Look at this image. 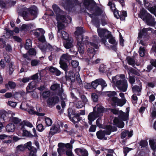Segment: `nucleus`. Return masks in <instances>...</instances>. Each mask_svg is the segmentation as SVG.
<instances>
[{
    "instance_id": "obj_1",
    "label": "nucleus",
    "mask_w": 156,
    "mask_h": 156,
    "mask_svg": "<svg viewBox=\"0 0 156 156\" xmlns=\"http://www.w3.org/2000/svg\"><path fill=\"white\" fill-rule=\"evenodd\" d=\"M83 5L90 12L94 11V15L99 16L103 13L102 9L97 5L96 2L94 0H83Z\"/></svg>"
},
{
    "instance_id": "obj_2",
    "label": "nucleus",
    "mask_w": 156,
    "mask_h": 156,
    "mask_svg": "<svg viewBox=\"0 0 156 156\" xmlns=\"http://www.w3.org/2000/svg\"><path fill=\"white\" fill-rule=\"evenodd\" d=\"M15 114L12 112L9 111V112L5 110L0 111V121L4 120L5 122L11 121L13 123L17 124L21 121V119L16 117H13Z\"/></svg>"
},
{
    "instance_id": "obj_3",
    "label": "nucleus",
    "mask_w": 156,
    "mask_h": 156,
    "mask_svg": "<svg viewBox=\"0 0 156 156\" xmlns=\"http://www.w3.org/2000/svg\"><path fill=\"white\" fill-rule=\"evenodd\" d=\"M31 142H28L24 145L21 144L18 145L16 147V149L17 151H25L26 149H28L30 151L29 156H37V149L31 146Z\"/></svg>"
},
{
    "instance_id": "obj_4",
    "label": "nucleus",
    "mask_w": 156,
    "mask_h": 156,
    "mask_svg": "<svg viewBox=\"0 0 156 156\" xmlns=\"http://www.w3.org/2000/svg\"><path fill=\"white\" fill-rule=\"evenodd\" d=\"M82 2H80L78 0H66L65 2L64 8L69 12L73 11L75 6L78 5L81 7Z\"/></svg>"
},
{
    "instance_id": "obj_5",
    "label": "nucleus",
    "mask_w": 156,
    "mask_h": 156,
    "mask_svg": "<svg viewBox=\"0 0 156 156\" xmlns=\"http://www.w3.org/2000/svg\"><path fill=\"white\" fill-rule=\"evenodd\" d=\"M115 86L119 90L125 92L128 87L127 80L125 79L117 80L116 82Z\"/></svg>"
},
{
    "instance_id": "obj_6",
    "label": "nucleus",
    "mask_w": 156,
    "mask_h": 156,
    "mask_svg": "<svg viewBox=\"0 0 156 156\" xmlns=\"http://www.w3.org/2000/svg\"><path fill=\"white\" fill-rule=\"evenodd\" d=\"M91 85L92 88L94 89H96L98 85H101V90L107 86L105 81L101 78L96 79L94 81L92 82Z\"/></svg>"
},
{
    "instance_id": "obj_7",
    "label": "nucleus",
    "mask_w": 156,
    "mask_h": 156,
    "mask_svg": "<svg viewBox=\"0 0 156 156\" xmlns=\"http://www.w3.org/2000/svg\"><path fill=\"white\" fill-rule=\"evenodd\" d=\"M126 103V100L124 99H119L117 97H113L111 98V105L113 107L116 105L122 107Z\"/></svg>"
},
{
    "instance_id": "obj_8",
    "label": "nucleus",
    "mask_w": 156,
    "mask_h": 156,
    "mask_svg": "<svg viewBox=\"0 0 156 156\" xmlns=\"http://www.w3.org/2000/svg\"><path fill=\"white\" fill-rule=\"evenodd\" d=\"M59 101V98L56 95H54L49 98L47 103L48 107L51 108L56 104H58Z\"/></svg>"
},
{
    "instance_id": "obj_9",
    "label": "nucleus",
    "mask_w": 156,
    "mask_h": 156,
    "mask_svg": "<svg viewBox=\"0 0 156 156\" xmlns=\"http://www.w3.org/2000/svg\"><path fill=\"white\" fill-rule=\"evenodd\" d=\"M85 31L83 27H76V30L74 32V34L77 40L83 41V34Z\"/></svg>"
},
{
    "instance_id": "obj_10",
    "label": "nucleus",
    "mask_w": 156,
    "mask_h": 156,
    "mask_svg": "<svg viewBox=\"0 0 156 156\" xmlns=\"http://www.w3.org/2000/svg\"><path fill=\"white\" fill-rule=\"evenodd\" d=\"M105 109V108L102 106L96 105L95 107L93 108L94 112L96 117H98L102 115Z\"/></svg>"
},
{
    "instance_id": "obj_11",
    "label": "nucleus",
    "mask_w": 156,
    "mask_h": 156,
    "mask_svg": "<svg viewBox=\"0 0 156 156\" xmlns=\"http://www.w3.org/2000/svg\"><path fill=\"white\" fill-rule=\"evenodd\" d=\"M143 20L145 22L147 25L150 26L154 27L156 24L155 19L151 14L146 17Z\"/></svg>"
},
{
    "instance_id": "obj_12",
    "label": "nucleus",
    "mask_w": 156,
    "mask_h": 156,
    "mask_svg": "<svg viewBox=\"0 0 156 156\" xmlns=\"http://www.w3.org/2000/svg\"><path fill=\"white\" fill-rule=\"evenodd\" d=\"M26 10L29 12L33 20L37 17L38 10L36 6H34L29 8H26Z\"/></svg>"
},
{
    "instance_id": "obj_13",
    "label": "nucleus",
    "mask_w": 156,
    "mask_h": 156,
    "mask_svg": "<svg viewBox=\"0 0 156 156\" xmlns=\"http://www.w3.org/2000/svg\"><path fill=\"white\" fill-rule=\"evenodd\" d=\"M75 152L79 156H88V153L87 151L83 148H77L75 149Z\"/></svg>"
},
{
    "instance_id": "obj_14",
    "label": "nucleus",
    "mask_w": 156,
    "mask_h": 156,
    "mask_svg": "<svg viewBox=\"0 0 156 156\" xmlns=\"http://www.w3.org/2000/svg\"><path fill=\"white\" fill-rule=\"evenodd\" d=\"M67 111L68 116L71 121L74 123H78V122L75 121L73 118L74 115L76 112L75 109L72 108H69L67 110Z\"/></svg>"
},
{
    "instance_id": "obj_15",
    "label": "nucleus",
    "mask_w": 156,
    "mask_h": 156,
    "mask_svg": "<svg viewBox=\"0 0 156 156\" xmlns=\"http://www.w3.org/2000/svg\"><path fill=\"white\" fill-rule=\"evenodd\" d=\"M66 41L63 42V45L65 48L66 49H69L73 46V39L71 37H70L67 39L65 40Z\"/></svg>"
},
{
    "instance_id": "obj_16",
    "label": "nucleus",
    "mask_w": 156,
    "mask_h": 156,
    "mask_svg": "<svg viewBox=\"0 0 156 156\" xmlns=\"http://www.w3.org/2000/svg\"><path fill=\"white\" fill-rule=\"evenodd\" d=\"M123 120H120L118 118L115 117L113 120L114 124L117 127L120 128H123L124 126V123Z\"/></svg>"
},
{
    "instance_id": "obj_17",
    "label": "nucleus",
    "mask_w": 156,
    "mask_h": 156,
    "mask_svg": "<svg viewBox=\"0 0 156 156\" xmlns=\"http://www.w3.org/2000/svg\"><path fill=\"white\" fill-rule=\"evenodd\" d=\"M77 40V47L78 48V50L81 55L83 54L84 52V44L82 42V41L80 40H79V41Z\"/></svg>"
},
{
    "instance_id": "obj_18",
    "label": "nucleus",
    "mask_w": 156,
    "mask_h": 156,
    "mask_svg": "<svg viewBox=\"0 0 156 156\" xmlns=\"http://www.w3.org/2000/svg\"><path fill=\"white\" fill-rule=\"evenodd\" d=\"M49 71L52 74L55 75L57 76H60L61 74V72L59 70L52 66H50Z\"/></svg>"
},
{
    "instance_id": "obj_19",
    "label": "nucleus",
    "mask_w": 156,
    "mask_h": 156,
    "mask_svg": "<svg viewBox=\"0 0 156 156\" xmlns=\"http://www.w3.org/2000/svg\"><path fill=\"white\" fill-rule=\"evenodd\" d=\"M117 117L120 120L126 121L129 120V116H128V115H127L125 112H123L122 110H120L119 114Z\"/></svg>"
},
{
    "instance_id": "obj_20",
    "label": "nucleus",
    "mask_w": 156,
    "mask_h": 156,
    "mask_svg": "<svg viewBox=\"0 0 156 156\" xmlns=\"http://www.w3.org/2000/svg\"><path fill=\"white\" fill-rule=\"evenodd\" d=\"M63 145V143H59L58 144V147L57 149L58 152L60 155V154H65L67 150L65 148Z\"/></svg>"
},
{
    "instance_id": "obj_21",
    "label": "nucleus",
    "mask_w": 156,
    "mask_h": 156,
    "mask_svg": "<svg viewBox=\"0 0 156 156\" xmlns=\"http://www.w3.org/2000/svg\"><path fill=\"white\" fill-rule=\"evenodd\" d=\"M21 14L25 20H33V19H32L31 16H30L29 12L27 10V11H22L21 12Z\"/></svg>"
},
{
    "instance_id": "obj_22",
    "label": "nucleus",
    "mask_w": 156,
    "mask_h": 156,
    "mask_svg": "<svg viewBox=\"0 0 156 156\" xmlns=\"http://www.w3.org/2000/svg\"><path fill=\"white\" fill-rule=\"evenodd\" d=\"M150 14L147 12V10L144 8H142L140 10V13L138 14L139 17L143 20L147 16Z\"/></svg>"
},
{
    "instance_id": "obj_23",
    "label": "nucleus",
    "mask_w": 156,
    "mask_h": 156,
    "mask_svg": "<svg viewBox=\"0 0 156 156\" xmlns=\"http://www.w3.org/2000/svg\"><path fill=\"white\" fill-rule=\"evenodd\" d=\"M149 36V34L146 30L145 28H143L141 31H140L138 33V38L141 39L144 37H146Z\"/></svg>"
},
{
    "instance_id": "obj_24",
    "label": "nucleus",
    "mask_w": 156,
    "mask_h": 156,
    "mask_svg": "<svg viewBox=\"0 0 156 156\" xmlns=\"http://www.w3.org/2000/svg\"><path fill=\"white\" fill-rule=\"evenodd\" d=\"M88 37L87 36L85 38L84 41H83L84 39L83 38V41H82V44H85L86 45H88L90 44L91 46L94 47L95 48L97 49L98 48V46L96 44L93 42H89L88 41Z\"/></svg>"
},
{
    "instance_id": "obj_25",
    "label": "nucleus",
    "mask_w": 156,
    "mask_h": 156,
    "mask_svg": "<svg viewBox=\"0 0 156 156\" xmlns=\"http://www.w3.org/2000/svg\"><path fill=\"white\" fill-rule=\"evenodd\" d=\"M35 87V84L34 82L32 81L29 83L26 87L27 92L30 93L33 91Z\"/></svg>"
},
{
    "instance_id": "obj_26",
    "label": "nucleus",
    "mask_w": 156,
    "mask_h": 156,
    "mask_svg": "<svg viewBox=\"0 0 156 156\" xmlns=\"http://www.w3.org/2000/svg\"><path fill=\"white\" fill-rule=\"evenodd\" d=\"M59 64L60 65V67L65 71V74L67 73L68 66L65 62H62V61H59Z\"/></svg>"
},
{
    "instance_id": "obj_27",
    "label": "nucleus",
    "mask_w": 156,
    "mask_h": 156,
    "mask_svg": "<svg viewBox=\"0 0 156 156\" xmlns=\"http://www.w3.org/2000/svg\"><path fill=\"white\" fill-rule=\"evenodd\" d=\"M6 129L8 132H13L15 129V126L13 123H9L6 125Z\"/></svg>"
},
{
    "instance_id": "obj_28",
    "label": "nucleus",
    "mask_w": 156,
    "mask_h": 156,
    "mask_svg": "<svg viewBox=\"0 0 156 156\" xmlns=\"http://www.w3.org/2000/svg\"><path fill=\"white\" fill-rule=\"evenodd\" d=\"M126 60L129 65L132 66L135 68H136V67H135V60L133 58L128 56L126 57Z\"/></svg>"
},
{
    "instance_id": "obj_29",
    "label": "nucleus",
    "mask_w": 156,
    "mask_h": 156,
    "mask_svg": "<svg viewBox=\"0 0 156 156\" xmlns=\"http://www.w3.org/2000/svg\"><path fill=\"white\" fill-rule=\"evenodd\" d=\"M5 88L7 89H9V88L11 89H14L16 87V84L13 81H9L8 83L5 85Z\"/></svg>"
},
{
    "instance_id": "obj_30",
    "label": "nucleus",
    "mask_w": 156,
    "mask_h": 156,
    "mask_svg": "<svg viewBox=\"0 0 156 156\" xmlns=\"http://www.w3.org/2000/svg\"><path fill=\"white\" fill-rule=\"evenodd\" d=\"M149 143L153 151H156V139L155 140L154 139L150 140Z\"/></svg>"
},
{
    "instance_id": "obj_31",
    "label": "nucleus",
    "mask_w": 156,
    "mask_h": 156,
    "mask_svg": "<svg viewBox=\"0 0 156 156\" xmlns=\"http://www.w3.org/2000/svg\"><path fill=\"white\" fill-rule=\"evenodd\" d=\"M57 126V127L55 126H53L50 129L51 131L49 133V134L50 133L52 135H53L59 131L60 129L59 125Z\"/></svg>"
},
{
    "instance_id": "obj_32",
    "label": "nucleus",
    "mask_w": 156,
    "mask_h": 156,
    "mask_svg": "<svg viewBox=\"0 0 156 156\" xmlns=\"http://www.w3.org/2000/svg\"><path fill=\"white\" fill-rule=\"evenodd\" d=\"M108 42L110 44H113V45H111L112 48H113L112 49L115 51L117 48L116 46L117 44V43L116 42L115 39L113 37L111 38L108 41Z\"/></svg>"
},
{
    "instance_id": "obj_33",
    "label": "nucleus",
    "mask_w": 156,
    "mask_h": 156,
    "mask_svg": "<svg viewBox=\"0 0 156 156\" xmlns=\"http://www.w3.org/2000/svg\"><path fill=\"white\" fill-rule=\"evenodd\" d=\"M75 76V75L73 73V72L72 71H70L69 73L67 72V73H66V74H65V78L66 79V81H70L71 80V77L72 76L73 77V76Z\"/></svg>"
},
{
    "instance_id": "obj_34",
    "label": "nucleus",
    "mask_w": 156,
    "mask_h": 156,
    "mask_svg": "<svg viewBox=\"0 0 156 156\" xmlns=\"http://www.w3.org/2000/svg\"><path fill=\"white\" fill-rule=\"evenodd\" d=\"M92 21L96 27L98 28L100 27V22L98 17H94L92 19Z\"/></svg>"
},
{
    "instance_id": "obj_35",
    "label": "nucleus",
    "mask_w": 156,
    "mask_h": 156,
    "mask_svg": "<svg viewBox=\"0 0 156 156\" xmlns=\"http://www.w3.org/2000/svg\"><path fill=\"white\" fill-rule=\"evenodd\" d=\"M107 31L108 30L105 29H99L97 30L98 35L100 37H104L105 34Z\"/></svg>"
},
{
    "instance_id": "obj_36",
    "label": "nucleus",
    "mask_w": 156,
    "mask_h": 156,
    "mask_svg": "<svg viewBox=\"0 0 156 156\" xmlns=\"http://www.w3.org/2000/svg\"><path fill=\"white\" fill-rule=\"evenodd\" d=\"M52 8L55 13L56 14V16H58L61 11V9L59 7L56 5H54L52 6Z\"/></svg>"
},
{
    "instance_id": "obj_37",
    "label": "nucleus",
    "mask_w": 156,
    "mask_h": 156,
    "mask_svg": "<svg viewBox=\"0 0 156 156\" xmlns=\"http://www.w3.org/2000/svg\"><path fill=\"white\" fill-rule=\"evenodd\" d=\"M71 59V57L69 56L67 54H63L60 57V60L62 61V62H65L64 60H70Z\"/></svg>"
},
{
    "instance_id": "obj_38",
    "label": "nucleus",
    "mask_w": 156,
    "mask_h": 156,
    "mask_svg": "<svg viewBox=\"0 0 156 156\" xmlns=\"http://www.w3.org/2000/svg\"><path fill=\"white\" fill-rule=\"evenodd\" d=\"M113 11H112L113 12L114 16L117 19L119 18L120 15L119 14V11L117 9H116L115 5L114 3L113 4Z\"/></svg>"
},
{
    "instance_id": "obj_39",
    "label": "nucleus",
    "mask_w": 156,
    "mask_h": 156,
    "mask_svg": "<svg viewBox=\"0 0 156 156\" xmlns=\"http://www.w3.org/2000/svg\"><path fill=\"white\" fill-rule=\"evenodd\" d=\"M119 18L121 20H125V17L127 16V13L126 11H122V12H120Z\"/></svg>"
},
{
    "instance_id": "obj_40",
    "label": "nucleus",
    "mask_w": 156,
    "mask_h": 156,
    "mask_svg": "<svg viewBox=\"0 0 156 156\" xmlns=\"http://www.w3.org/2000/svg\"><path fill=\"white\" fill-rule=\"evenodd\" d=\"M31 41L30 39H27L26 41L25 48L26 50H28L32 47Z\"/></svg>"
},
{
    "instance_id": "obj_41",
    "label": "nucleus",
    "mask_w": 156,
    "mask_h": 156,
    "mask_svg": "<svg viewBox=\"0 0 156 156\" xmlns=\"http://www.w3.org/2000/svg\"><path fill=\"white\" fill-rule=\"evenodd\" d=\"M60 84L57 83L52 84L50 87V89L52 91L56 90L60 88Z\"/></svg>"
},
{
    "instance_id": "obj_42",
    "label": "nucleus",
    "mask_w": 156,
    "mask_h": 156,
    "mask_svg": "<svg viewBox=\"0 0 156 156\" xmlns=\"http://www.w3.org/2000/svg\"><path fill=\"white\" fill-rule=\"evenodd\" d=\"M91 98L93 102H97L98 100V96L97 94L93 93L91 94Z\"/></svg>"
},
{
    "instance_id": "obj_43",
    "label": "nucleus",
    "mask_w": 156,
    "mask_h": 156,
    "mask_svg": "<svg viewBox=\"0 0 156 156\" xmlns=\"http://www.w3.org/2000/svg\"><path fill=\"white\" fill-rule=\"evenodd\" d=\"M62 34V38L64 40H66L70 37H69L68 34L65 31L62 30L61 32Z\"/></svg>"
},
{
    "instance_id": "obj_44",
    "label": "nucleus",
    "mask_w": 156,
    "mask_h": 156,
    "mask_svg": "<svg viewBox=\"0 0 156 156\" xmlns=\"http://www.w3.org/2000/svg\"><path fill=\"white\" fill-rule=\"evenodd\" d=\"M34 136L30 132L26 129L23 130V136Z\"/></svg>"
},
{
    "instance_id": "obj_45",
    "label": "nucleus",
    "mask_w": 156,
    "mask_h": 156,
    "mask_svg": "<svg viewBox=\"0 0 156 156\" xmlns=\"http://www.w3.org/2000/svg\"><path fill=\"white\" fill-rule=\"evenodd\" d=\"M9 75H11L14 70V66L13 65V62H12L10 63L9 66Z\"/></svg>"
},
{
    "instance_id": "obj_46",
    "label": "nucleus",
    "mask_w": 156,
    "mask_h": 156,
    "mask_svg": "<svg viewBox=\"0 0 156 156\" xmlns=\"http://www.w3.org/2000/svg\"><path fill=\"white\" fill-rule=\"evenodd\" d=\"M63 131L64 132H66L67 134L70 135L71 136H73L75 134L74 130L73 129H72L70 130H69V129L68 130L66 129H64Z\"/></svg>"
},
{
    "instance_id": "obj_47",
    "label": "nucleus",
    "mask_w": 156,
    "mask_h": 156,
    "mask_svg": "<svg viewBox=\"0 0 156 156\" xmlns=\"http://www.w3.org/2000/svg\"><path fill=\"white\" fill-rule=\"evenodd\" d=\"M112 126H108L106 130H103L105 132V136L106 135H110L111 132L112 130Z\"/></svg>"
},
{
    "instance_id": "obj_48",
    "label": "nucleus",
    "mask_w": 156,
    "mask_h": 156,
    "mask_svg": "<svg viewBox=\"0 0 156 156\" xmlns=\"http://www.w3.org/2000/svg\"><path fill=\"white\" fill-rule=\"evenodd\" d=\"M105 94L108 97H109V98L112 97V98L113 97H115V96L116 95V92L115 91H107L106 92Z\"/></svg>"
},
{
    "instance_id": "obj_49",
    "label": "nucleus",
    "mask_w": 156,
    "mask_h": 156,
    "mask_svg": "<svg viewBox=\"0 0 156 156\" xmlns=\"http://www.w3.org/2000/svg\"><path fill=\"white\" fill-rule=\"evenodd\" d=\"M66 16L64 15H61L60 14H58V16H56V18L58 20H61L63 22H65L66 21Z\"/></svg>"
},
{
    "instance_id": "obj_50",
    "label": "nucleus",
    "mask_w": 156,
    "mask_h": 156,
    "mask_svg": "<svg viewBox=\"0 0 156 156\" xmlns=\"http://www.w3.org/2000/svg\"><path fill=\"white\" fill-rule=\"evenodd\" d=\"M148 10H149L151 13L154 14L156 13V5L154 7L151 6L146 7Z\"/></svg>"
},
{
    "instance_id": "obj_51",
    "label": "nucleus",
    "mask_w": 156,
    "mask_h": 156,
    "mask_svg": "<svg viewBox=\"0 0 156 156\" xmlns=\"http://www.w3.org/2000/svg\"><path fill=\"white\" fill-rule=\"evenodd\" d=\"M41 62L40 61L37 60L35 59H34L31 60V65L32 66H34L39 65L40 64Z\"/></svg>"
},
{
    "instance_id": "obj_52",
    "label": "nucleus",
    "mask_w": 156,
    "mask_h": 156,
    "mask_svg": "<svg viewBox=\"0 0 156 156\" xmlns=\"http://www.w3.org/2000/svg\"><path fill=\"white\" fill-rule=\"evenodd\" d=\"M96 51L94 48H89L87 50L88 53L89 54H91V56L92 55V57L94 56V55H95Z\"/></svg>"
},
{
    "instance_id": "obj_53",
    "label": "nucleus",
    "mask_w": 156,
    "mask_h": 156,
    "mask_svg": "<svg viewBox=\"0 0 156 156\" xmlns=\"http://www.w3.org/2000/svg\"><path fill=\"white\" fill-rule=\"evenodd\" d=\"M140 55L141 57H144L145 55V50L144 47H140L139 51Z\"/></svg>"
},
{
    "instance_id": "obj_54",
    "label": "nucleus",
    "mask_w": 156,
    "mask_h": 156,
    "mask_svg": "<svg viewBox=\"0 0 156 156\" xmlns=\"http://www.w3.org/2000/svg\"><path fill=\"white\" fill-rule=\"evenodd\" d=\"M141 147H145L148 145V142L146 140H141L139 143Z\"/></svg>"
},
{
    "instance_id": "obj_55",
    "label": "nucleus",
    "mask_w": 156,
    "mask_h": 156,
    "mask_svg": "<svg viewBox=\"0 0 156 156\" xmlns=\"http://www.w3.org/2000/svg\"><path fill=\"white\" fill-rule=\"evenodd\" d=\"M85 105V104L84 103V102L81 101H79L77 102L76 104V108H81L84 107Z\"/></svg>"
},
{
    "instance_id": "obj_56",
    "label": "nucleus",
    "mask_w": 156,
    "mask_h": 156,
    "mask_svg": "<svg viewBox=\"0 0 156 156\" xmlns=\"http://www.w3.org/2000/svg\"><path fill=\"white\" fill-rule=\"evenodd\" d=\"M96 117L94 112L90 113L88 116V119L89 120L94 121L95 119V117Z\"/></svg>"
},
{
    "instance_id": "obj_57",
    "label": "nucleus",
    "mask_w": 156,
    "mask_h": 156,
    "mask_svg": "<svg viewBox=\"0 0 156 156\" xmlns=\"http://www.w3.org/2000/svg\"><path fill=\"white\" fill-rule=\"evenodd\" d=\"M141 89V87L140 88L139 86L136 85H135L132 87V90L133 92L136 91H137L138 92H140Z\"/></svg>"
},
{
    "instance_id": "obj_58",
    "label": "nucleus",
    "mask_w": 156,
    "mask_h": 156,
    "mask_svg": "<svg viewBox=\"0 0 156 156\" xmlns=\"http://www.w3.org/2000/svg\"><path fill=\"white\" fill-rule=\"evenodd\" d=\"M28 53L29 55L35 56L36 54V50L34 48H29Z\"/></svg>"
},
{
    "instance_id": "obj_59",
    "label": "nucleus",
    "mask_w": 156,
    "mask_h": 156,
    "mask_svg": "<svg viewBox=\"0 0 156 156\" xmlns=\"http://www.w3.org/2000/svg\"><path fill=\"white\" fill-rule=\"evenodd\" d=\"M26 111L28 112L30 114H34L35 111H34V108L32 107H30L29 108H27L26 109H24Z\"/></svg>"
},
{
    "instance_id": "obj_60",
    "label": "nucleus",
    "mask_w": 156,
    "mask_h": 156,
    "mask_svg": "<svg viewBox=\"0 0 156 156\" xmlns=\"http://www.w3.org/2000/svg\"><path fill=\"white\" fill-rule=\"evenodd\" d=\"M86 62L88 65H92L95 63L94 61H93L91 58H87L85 59Z\"/></svg>"
},
{
    "instance_id": "obj_61",
    "label": "nucleus",
    "mask_w": 156,
    "mask_h": 156,
    "mask_svg": "<svg viewBox=\"0 0 156 156\" xmlns=\"http://www.w3.org/2000/svg\"><path fill=\"white\" fill-rule=\"evenodd\" d=\"M106 66L104 65L103 64H101L99 68V71L101 73H103L107 71L106 69Z\"/></svg>"
},
{
    "instance_id": "obj_62",
    "label": "nucleus",
    "mask_w": 156,
    "mask_h": 156,
    "mask_svg": "<svg viewBox=\"0 0 156 156\" xmlns=\"http://www.w3.org/2000/svg\"><path fill=\"white\" fill-rule=\"evenodd\" d=\"M50 95V93L49 91L45 90L42 93L43 97L44 98H47L49 97Z\"/></svg>"
},
{
    "instance_id": "obj_63",
    "label": "nucleus",
    "mask_w": 156,
    "mask_h": 156,
    "mask_svg": "<svg viewBox=\"0 0 156 156\" xmlns=\"http://www.w3.org/2000/svg\"><path fill=\"white\" fill-rule=\"evenodd\" d=\"M129 71L130 73L136 76H140V73L136 70L133 68H130L129 69Z\"/></svg>"
},
{
    "instance_id": "obj_64",
    "label": "nucleus",
    "mask_w": 156,
    "mask_h": 156,
    "mask_svg": "<svg viewBox=\"0 0 156 156\" xmlns=\"http://www.w3.org/2000/svg\"><path fill=\"white\" fill-rule=\"evenodd\" d=\"M45 121L46 124L48 126H51L52 123V120L48 117H46L45 118Z\"/></svg>"
}]
</instances>
